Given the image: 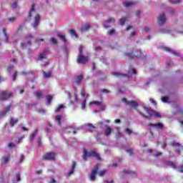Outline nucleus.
<instances>
[{
    "mask_svg": "<svg viewBox=\"0 0 183 183\" xmlns=\"http://www.w3.org/2000/svg\"><path fill=\"white\" fill-rule=\"evenodd\" d=\"M137 112L143 117V118H146V119H152V117L155 118H161V114L152 109L151 108L144 107L143 112L137 110Z\"/></svg>",
    "mask_w": 183,
    "mask_h": 183,
    "instance_id": "nucleus-1",
    "label": "nucleus"
},
{
    "mask_svg": "<svg viewBox=\"0 0 183 183\" xmlns=\"http://www.w3.org/2000/svg\"><path fill=\"white\" fill-rule=\"evenodd\" d=\"M87 157H94V158H96L97 161L102 160L101 155L99 154V153L95 151H91L88 153V151L86 149H84L83 150V156H82L84 161H87V159H86Z\"/></svg>",
    "mask_w": 183,
    "mask_h": 183,
    "instance_id": "nucleus-2",
    "label": "nucleus"
},
{
    "mask_svg": "<svg viewBox=\"0 0 183 183\" xmlns=\"http://www.w3.org/2000/svg\"><path fill=\"white\" fill-rule=\"evenodd\" d=\"M125 56L129 59H134V58H145L147 55L142 54L140 51H133V53H126Z\"/></svg>",
    "mask_w": 183,
    "mask_h": 183,
    "instance_id": "nucleus-3",
    "label": "nucleus"
},
{
    "mask_svg": "<svg viewBox=\"0 0 183 183\" xmlns=\"http://www.w3.org/2000/svg\"><path fill=\"white\" fill-rule=\"evenodd\" d=\"M12 97V92L8 90L0 92V101H6Z\"/></svg>",
    "mask_w": 183,
    "mask_h": 183,
    "instance_id": "nucleus-4",
    "label": "nucleus"
},
{
    "mask_svg": "<svg viewBox=\"0 0 183 183\" xmlns=\"http://www.w3.org/2000/svg\"><path fill=\"white\" fill-rule=\"evenodd\" d=\"M56 156V154L51 152H47L43 155V159L45 161H54L55 159V157Z\"/></svg>",
    "mask_w": 183,
    "mask_h": 183,
    "instance_id": "nucleus-5",
    "label": "nucleus"
},
{
    "mask_svg": "<svg viewBox=\"0 0 183 183\" xmlns=\"http://www.w3.org/2000/svg\"><path fill=\"white\" fill-rule=\"evenodd\" d=\"M99 169V164H96L92 169L91 174H90V180L95 181V178L97 177V174H98V169Z\"/></svg>",
    "mask_w": 183,
    "mask_h": 183,
    "instance_id": "nucleus-6",
    "label": "nucleus"
},
{
    "mask_svg": "<svg viewBox=\"0 0 183 183\" xmlns=\"http://www.w3.org/2000/svg\"><path fill=\"white\" fill-rule=\"evenodd\" d=\"M76 62L77 64H86L88 62V57L83 56V54L78 55Z\"/></svg>",
    "mask_w": 183,
    "mask_h": 183,
    "instance_id": "nucleus-7",
    "label": "nucleus"
},
{
    "mask_svg": "<svg viewBox=\"0 0 183 183\" xmlns=\"http://www.w3.org/2000/svg\"><path fill=\"white\" fill-rule=\"evenodd\" d=\"M148 127H152V128H156V129H164V124L162 122L156 123V124H152V123H149Z\"/></svg>",
    "mask_w": 183,
    "mask_h": 183,
    "instance_id": "nucleus-8",
    "label": "nucleus"
},
{
    "mask_svg": "<svg viewBox=\"0 0 183 183\" xmlns=\"http://www.w3.org/2000/svg\"><path fill=\"white\" fill-rule=\"evenodd\" d=\"M167 19L165 18V14L162 13L157 17V22L159 25H164Z\"/></svg>",
    "mask_w": 183,
    "mask_h": 183,
    "instance_id": "nucleus-9",
    "label": "nucleus"
},
{
    "mask_svg": "<svg viewBox=\"0 0 183 183\" xmlns=\"http://www.w3.org/2000/svg\"><path fill=\"white\" fill-rule=\"evenodd\" d=\"M40 21H41V15L36 14L34 17V22L32 24L34 29H36L38 28V25H39Z\"/></svg>",
    "mask_w": 183,
    "mask_h": 183,
    "instance_id": "nucleus-10",
    "label": "nucleus"
},
{
    "mask_svg": "<svg viewBox=\"0 0 183 183\" xmlns=\"http://www.w3.org/2000/svg\"><path fill=\"white\" fill-rule=\"evenodd\" d=\"M84 127H85V128H86V129L89 132H94V131H95V129H97V127L91 123H87V124H84Z\"/></svg>",
    "mask_w": 183,
    "mask_h": 183,
    "instance_id": "nucleus-11",
    "label": "nucleus"
},
{
    "mask_svg": "<svg viewBox=\"0 0 183 183\" xmlns=\"http://www.w3.org/2000/svg\"><path fill=\"white\" fill-rule=\"evenodd\" d=\"M35 6H36V4H33L31 5V7L29 11V18L31 19V18L32 16H34V14H36V11L35 10Z\"/></svg>",
    "mask_w": 183,
    "mask_h": 183,
    "instance_id": "nucleus-12",
    "label": "nucleus"
},
{
    "mask_svg": "<svg viewBox=\"0 0 183 183\" xmlns=\"http://www.w3.org/2000/svg\"><path fill=\"white\" fill-rule=\"evenodd\" d=\"M83 79H84V76H82V74H80L74 77V82L75 84H76V85H80Z\"/></svg>",
    "mask_w": 183,
    "mask_h": 183,
    "instance_id": "nucleus-13",
    "label": "nucleus"
},
{
    "mask_svg": "<svg viewBox=\"0 0 183 183\" xmlns=\"http://www.w3.org/2000/svg\"><path fill=\"white\" fill-rule=\"evenodd\" d=\"M11 107H12L11 104H9L7 107H6L5 109L3 112H1V113L0 114V118L1 117H5L7 112H9V111H11Z\"/></svg>",
    "mask_w": 183,
    "mask_h": 183,
    "instance_id": "nucleus-14",
    "label": "nucleus"
},
{
    "mask_svg": "<svg viewBox=\"0 0 183 183\" xmlns=\"http://www.w3.org/2000/svg\"><path fill=\"white\" fill-rule=\"evenodd\" d=\"M128 105L130 108H133L134 109H137V108L139 107V104H138V102L135 101L129 102Z\"/></svg>",
    "mask_w": 183,
    "mask_h": 183,
    "instance_id": "nucleus-15",
    "label": "nucleus"
},
{
    "mask_svg": "<svg viewBox=\"0 0 183 183\" xmlns=\"http://www.w3.org/2000/svg\"><path fill=\"white\" fill-rule=\"evenodd\" d=\"M166 52H169L172 55H175V56H179V54H178L177 51L171 49L169 47H164L163 49Z\"/></svg>",
    "mask_w": 183,
    "mask_h": 183,
    "instance_id": "nucleus-16",
    "label": "nucleus"
},
{
    "mask_svg": "<svg viewBox=\"0 0 183 183\" xmlns=\"http://www.w3.org/2000/svg\"><path fill=\"white\" fill-rule=\"evenodd\" d=\"M48 52V50H44L43 53L40 54L39 57L37 58L38 61H42L44 59H45V55H46Z\"/></svg>",
    "mask_w": 183,
    "mask_h": 183,
    "instance_id": "nucleus-17",
    "label": "nucleus"
},
{
    "mask_svg": "<svg viewBox=\"0 0 183 183\" xmlns=\"http://www.w3.org/2000/svg\"><path fill=\"white\" fill-rule=\"evenodd\" d=\"M104 134H105L106 137H109V135H111V134H112V128H111V127H109V126H107L104 131Z\"/></svg>",
    "mask_w": 183,
    "mask_h": 183,
    "instance_id": "nucleus-18",
    "label": "nucleus"
},
{
    "mask_svg": "<svg viewBox=\"0 0 183 183\" xmlns=\"http://www.w3.org/2000/svg\"><path fill=\"white\" fill-rule=\"evenodd\" d=\"M36 134H38V129H36L34 132L30 134V137L29 139L31 141V142H34V139H35V137H36Z\"/></svg>",
    "mask_w": 183,
    "mask_h": 183,
    "instance_id": "nucleus-19",
    "label": "nucleus"
},
{
    "mask_svg": "<svg viewBox=\"0 0 183 183\" xmlns=\"http://www.w3.org/2000/svg\"><path fill=\"white\" fill-rule=\"evenodd\" d=\"M9 159H11V155L9 154L6 157H3L1 160V164H8V162H9Z\"/></svg>",
    "mask_w": 183,
    "mask_h": 183,
    "instance_id": "nucleus-20",
    "label": "nucleus"
},
{
    "mask_svg": "<svg viewBox=\"0 0 183 183\" xmlns=\"http://www.w3.org/2000/svg\"><path fill=\"white\" fill-rule=\"evenodd\" d=\"M112 75H114V76H118V77H121V78H125V77H128L129 78V76L127 75V74H122L120 72H114L112 73Z\"/></svg>",
    "mask_w": 183,
    "mask_h": 183,
    "instance_id": "nucleus-21",
    "label": "nucleus"
},
{
    "mask_svg": "<svg viewBox=\"0 0 183 183\" xmlns=\"http://www.w3.org/2000/svg\"><path fill=\"white\" fill-rule=\"evenodd\" d=\"M165 164H166V165H168L169 167H171L174 169H175V168H177V164H175V163H174V162L166 161Z\"/></svg>",
    "mask_w": 183,
    "mask_h": 183,
    "instance_id": "nucleus-22",
    "label": "nucleus"
},
{
    "mask_svg": "<svg viewBox=\"0 0 183 183\" xmlns=\"http://www.w3.org/2000/svg\"><path fill=\"white\" fill-rule=\"evenodd\" d=\"M75 167H76V162H74L72 163L71 165V169L70 170V172H69V177H70V175H72V174H74V171H75Z\"/></svg>",
    "mask_w": 183,
    "mask_h": 183,
    "instance_id": "nucleus-23",
    "label": "nucleus"
},
{
    "mask_svg": "<svg viewBox=\"0 0 183 183\" xmlns=\"http://www.w3.org/2000/svg\"><path fill=\"white\" fill-rule=\"evenodd\" d=\"M35 95L38 98V99H42L44 98V94L41 91L36 92Z\"/></svg>",
    "mask_w": 183,
    "mask_h": 183,
    "instance_id": "nucleus-24",
    "label": "nucleus"
},
{
    "mask_svg": "<svg viewBox=\"0 0 183 183\" xmlns=\"http://www.w3.org/2000/svg\"><path fill=\"white\" fill-rule=\"evenodd\" d=\"M19 120L18 119H14V117H11L10 118V125H11V127H14V125H15V124H18V122Z\"/></svg>",
    "mask_w": 183,
    "mask_h": 183,
    "instance_id": "nucleus-25",
    "label": "nucleus"
},
{
    "mask_svg": "<svg viewBox=\"0 0 183 183\" xmlns=\"http://www.w3.org/2000/svg\"><path fill=\"white\" fill-rule=\"evenodd\" d=\"M90 28H91V26L86 24V25L81 27V32H86V31H89Z\"/></svg>",
    "mask_w": 183,
    "mask_h": 183,
    "instance_id": "nucleus-26",
    "label": "nucleus"
},
{
    "mask_svg": "<svg viewBox=\"0 0 183 183\" xmlns=\"http://www.w3.org/2000/svg\"><path fill=\"white\" fill-rule=\"evenodd\" d=\"M128 74L130 76L137 75V70H135V69L130 68L129 69Z\"/></svg>",
    "mask_w": 183,
    "mask_h": 183,
    "instance_id": "nucleus-27",
    "label": "nucleus"
},
{
    "mask_svg": "<svg viewBox=\"0 0 183 183\" xmlns=\"http://www.w3.org/2000/svg\"><path fill=\"white\" fill-rule=\"evenodd\" d=\"M3 34L5 36V42L8 43L9 38L8 36V34H6V29L5 28L3 29Z\"/></svg>",
    "mask_w": 183,
    "mask_h": 183,
    "instance_id": "nucleus-28",
    "label": "nucleus"
},
{
    "mask_svg": "<svg viewBox=\"0 0 183 183\" xmlns=\"http://www.w3.org/2000/svg\"><path fill=\"white\" fill-rule=\"evenodd\" d=\"M44 77L48 79L50 76H52L51 71L46 73V71H43Z\"/></svg>",
    "mask_w": 183,
    "mask_h": 183,
    "instance_id": "nucleus-29",
    "label": "nucleus"
},
{
    "mask_svg": "<svg viewBox=\"0 0 183 183\" xmlns=\"http://www.w3.org/2000/svg\"><path fill=\"white\" fill-rule=\"evenodd\" d=\"M123 5L126 7V8H129V6H132V5H134V2H131V1H126L123 3Z\"/></svg>",
    "mask_w": 183,
    "mask_h": 183,
    "instance_id": "nucleus-30",
    "label": "nucleus"
},
{
    "mask_svg": "<svg viewBox=\"0 0 183 183\" xmlns=\"http://www.w3.org/2000/svg\"><path fill=\"white\" fill-rule=\"evenodd\" d=\"M69 32L70 35H71V36H74V38H78V34H76V32H75V30L70 29Z\"/></svg>",
    "mask_w": 183,
    "mask_h": 183,
    "instance_id": "nucleus-31",
    "label": "nucleus"
},
{
    "mask_svg": "<svg viewBox=\"0 0 183 183\" xmlns=\"http://www.w3.org/2000/svg\"><path fill=\"white\" fill-rule=\"evenodd\" d=\"M56 121H57V124L59 125H61V121H62V116H61V115L56 116Z\"/></svg>",
    "mask_w": 183,
    "mask_h": 183,
    "instance_id": "nucleus-32",
    "label": "nucleus"
},
{
    "mask_svg": "<svg viewBox=\"0 0 183 183\" xmlns=\"http://www.w3.org/2000/svg\"><path fill=\"white\" fill-rule=\"evenodd\" d=\"M47 99V105H51V103L52 102L53 97L51 95L46 96Z\"/></svg>",
    "mask_w": 183,
    "mask_h": 183,
    "instance_id": "nucleus-33",
    "label": "nucleus"
},
{
    "mask_svg": "<svg viewBox=\"0 0 183 183\" xmlns=\"http://www.w3.org/2000/svg\"><path fill=\"white\" fill-rule=\"evenodd\" d=\"M64 108H65V107H64L63 104H60L59 105V107H56V109L54 110V112H59L61 111V109H64Z\"/></svg>",
    "mask_w": 183,
    "mask_h": 183,
    "instance_id": "nucleus-34",
    "label": "nucleus"
},
{
    "mask_svg": "<svg viewBox=\"0 0 183 183\" xmlns=\"http://www.w3.org/2000/svg\"><path fill=\"white\" fill-rule=\"evenodd\" d=\"M57 36H59V38H60V39L62 40L63 42H66V38L65 37V36L62 35L61 34H58Z\"/></svg>",
    "mask_w": 183,
    "mask_h": 183,
    "instance_id": "nucleus-35",
    "label": "nucleus"
},
{
    "mask_svg": "<svg viewBox=\"0 0 183 183\" xmlns=\"http://www.w3.org/2000/svg\"><path fill=\"white\" fill-rule=\"evenodd\" d=\"M125 22H127V19L125 18H122L119 19V25H125Z\"/></svg>",
    "mask_w": 183,
    "mask_h": 183,
    "instance_id": "nucleus-36",
    "label": "nucleus"
},
{
    "mask_svg": "<svg viewBox=\"0 0 183 183\" xmlns=\"http://www.w3.org/2000/svg\"><path fill=\"white\" fill-rule=\"evenodd\" d=\"M107 22L108 24H109V23L114 24V23L115 22V19H114V18H112V17H108V18H107Z\"/></svg>",
    "mask_w": 183,
    "mask_h": 183,
    "instance_id": "nucleus-37",
    "label": "nucleus"
},
{
    "mask_svg": "<svg viewBox=\"0 0 183 183\" xmlns=\"http://www.w3.org/2000/svg\"><path fill=\"white\" fill-rule=\"evenodd\" d=\"M86 107V99H85L82 102L81 105V107L82 109H85Z\"/></svg>",
    "mask_w": 183,
    "mask_h": 183,
    "instance_id": "nucleus-38",
    "label": "nucleus"
},
{
    "mask_svg": "<svg viewBox=\"0 0 183 183\" xmlns=\"http://www.w3.org/2000/svg\"><path fill=\"white\" fill-rule=\"evenodd\" d=\"M82 52H84V46H82V45H80L79 48V55H82Z\"/></svg>",
    "mask_w": 183,
    "mask_h": 183,
    "instance_id": "nucleus-39",
    "label": "nucleus"
},
{
    "mask_svg": "<svg viewBox=\"0 0 183 183\" xmlns=\"http://www.w3.org/2000/svg\"><path fill=\"white\" fill-rule=\"evenodd\" d=\"M160 32L162 34H169V32H171V31L166 30L165 29H160Z\"/></svg>",
    "mask_w": 183,
    "mask_h": 183,
    "instance_id": "nucleus-40",
    "label": "nucleus"
},
{
    "mask_svg": "<svg viewBox=\"0 0 183 183\" xmlns=\"http://www.w3.org/2000/svg\"><path fill=\"white\" fill-rule=\"evenodd\" d=\"M16 178L17 182H19V181H21V174H19V172H17L16 174Z\"/></svg>",
    "mask_w": 183,
    "mask_h": 183,
    "instance_id": "nucleus-41",
    "label": "nucleus"
},
{
    "mask_svg": "<svg viewBox=\"0 0 183 183\" xmlns=\"http://www.w3.org/2000/svg\"><path fill=\"white\" fill-rule=\"evenodd\" d=\"M123 172H124V174H134V172H131V171L127 170V169H123Z\"/></svg>",
    "mask_w": 183,
    "mask_h": 183,
    "instance_id": "nucleus-42",
    "label": "nucleus"
},
{
    "mask_svg": "<svg viewBox=\"0 0 183 183\" xmlns=\"http://www.w3.org/2000/svg\"><path fill=\"white\" fill-rule=\"evenodd\" d=\"M24 159H25V156H24V154H21L19 164H21V162H24Z\"/></svg>",
    "mask_w": 183,
    "mask_h": 183,
    "instance_id": "nucleus-43",
    "label": "nucleus"
},
{
    "mask_svg": "<svg viewBox=\"0 0 183 183\" xmlns=\"http://www.w3.org/2000/svg\"><path fill=\"white\" fill-rule=\"evenodd\" d=\"M106 173H107V170H103V171L99 172L98 174H99V177H104Z\"/></svg>",
    "mask_w": 183,
    "mask_h": 183,
    "instance_id": "nucleus-44",
    "label": "nucleus"
},
{
    "mask_svg": "<svg viewBox=\"0 0 183 183\" xmlns=\"http://www.w3.org/2000/svg\"><path fill=\"white\" fill-rule=\"evenodd\" d=\"M125 132L126 134H127L128 135H131V134H132V130H131V129L129 128H127L125 129Z\"/></svg>",
    "mask_w": 183,
    "mask_h": 183,
    "instance_id": "nucleus-45",
    "label": "nucleus"
},
{
    "mask_svg": "<svg viewBox=\"0 0 183 183\" xmlns=\"http://www.w3.org/2000/svg\"><path fill=\"white\" fill-rule=\"evenodd\" d=\"M128 152L129 155H134V150L132 149H129L126 150Z\"/></svg>",
    "mask_w": 183,
    "mask_h": 183,
    "instance_id": "nucleus-46",
    "label": "nucleus"
},
{
    "mask_svg": "<svg viewBox=\"0 0 183 183\" xmlns=\"http://www.w3.org/2000/svg\"><path fill=\"white\" fill-rule=\"evenodd\" d=\"M89 104H90V105H92V104H94V105H101V102L94 101V102H91Z\"/></svg>",
    "mask_w": 183,
    "mask_h": 183,
    "instance_id": "nucleus-47",
    "label": "nucleus"
},
{
    "mask_svg": "<svg viewBox=\"0 0 183 183\" xmlns=\"http://www.w3.org/2000/svg\"><path fill=\"white\" fill-rule=\"evenodd\" d=\"M162 156V152H157L154 154V157H155L156 158H159V157Z\"/></svg>",
    "mask_w": 183,
    "mask_h": 183,
    "instance_id": "nucleus-48",
    "label": "nucleus"
},
{
    "mask_svg": "<svg viewBox=\"0 0 183 183\" xmlns=\"http://www.w3.org/2000/svg\"><path fill=\"white\" fill-rule=\"evenodd\" d=\"M16 76H18V71H16L14 73L12 78H13V81H16Z\"/></svg>",
    "mask_w": 183,
    "mask_h": 183,
    "instance_id": "nucleus-49",
    "label": "nucleus"
},
{
    "mask_svg": "<svg viewBox=\"0 0 183 183\" xmlns=\"http://www.w3.org/2000/svg\"><path fill=\"white\" fill-rule=\"evenodd\" d=\"M169 98L168 97H164L162 98V102H168Z\"/></svg>",
    "mask_w": 183,
    "mask_h": 183,
    "instance_id": "nucleus-50",
    "label": "nucleus"
},
{
    "mask_svg": "<svg viewBox=\"0 0 183 183\" xmlns=\"http://www.w3.org/2000/svg\"><path fill=\"white\" fill-rule=\"evenodd\" d=\"M51 41L54 44V45H56V44H58V40H56V39L55 38H51Z\"/></svg>",
    "mask_w": 183,
    "mask_h": 183,
    "instance_id": "nucleus-51",
    "label": "nucleus"
},
{
    "mask_svg": "<svg viewBox=\"0 0 183 183\" xmlns=\"http://www.w3.org/2000/svg\"><path fill=\"white\" fill-rule=\"evenodd\" d=\"M14 68V66L13 65H9L7 68V71L11 74V71H12V69Z\"/></svg>",
    "mask_w": 183,
    "mask_h": 183,
    "instance_id": "nucleus-52",
    "label": "nucleus"
},
{
    "mask_svg": "<svg viewBox=\"0 0 183 183\" xmlns=\"http://www.w3.org/2000/svg\"><path fill=\"white\" fill-rule=\"evenodd\" d=\"M81 97H85L86 95V92H85V88H83L81 91Z\"/></svg>",
    "mask_w": 183,
    "mask_h": 183,
    "instance_id": "nucleus-53",
    "label": "nucleus"
},
{
    "mask_svg": "<svg viewBox=\"0 0 183 183\" xmlns=\"http://www.w3.org/2000/svg\"><path fill=\"white\" fill-rule=\"evenodd\" d=\"M115 34V29H111V30H109L108 32H107V35H112V34Z\"/></svg>",
    "mask_w": 183,
    "mask_h": 183,
    "instance_id": "nucleus-54",
    "label": "nucleus"
},
{
    "mask_svg": "<svg viewBox=\"0 0 183 183\" xmlns=\"http://www.w3.org/2000/svg\"><path fill=\"white\" fill-rule=\"evenodd\" d=\"M24 138H25V135H23L20 138H19L17 144H21V142H22V139H24Z\"/></svg>",
    "mask_w": 183,
    "mask_h": 183,
    "instance_id": "nucleus-55",
    "label": "nucleus"
},
{
    "mask_svg": "<svg viewBox=\"0 0 183 183\" xmlns=\"http://www.w3.org/2000/svg\"><path fill=\"white\" fill-rule=\"evenodd\" d=\"M16 19H15V17H9L8 18V21H9V22H15Z\"/></svg>",
    "mask_w": 183,
    "mask_h": 183,
    "instance_id": "nucleus-56",
    "label": "nucleus"
},
{
    "mask_svg": "<svg viewBox=\"0 0 183 183\" xmlns=\"http://www.w3.org/2000/svg\"><path fill=\"white\" fill-rule=\"evenodd\" d=\"M170 2H172V4H179L181 0H170Z\"/></svg>",
    "mask_w": 183,
    "mask_h": 183,
    "instance_id": "nucleus-57",
    "label": "nucleus"
},
{
    "mask_svg": "<svg viewBox=\"0 0 183 183\" xmlns=\"http://www.w3.org/2000/svg\"><path fill=\"white\" fill-rule=\"evenodd\" d=\"M102 92H104V94H111V91H109L107 89H102Z\"/></svg>",
    "mask_w": 183,
    "mask_h": 183,
    "instance_id": "nucleus-58",
    "label": "nucleus"
},
{
    "mask_svg": "<svg viewBox=\"0 0 183 183\" xmlns=\"http://www.w3.org/2000/svg\"><path fill=\"white\" fill-rule=\"evenodd\" d=\"M172 146L173 147H181V144H179V143H177V142H172Z\"/></svg>",
    "mask_w": 183,
    "mask_h": 183,
    "instance_id": "nucleus-59",
    "label": "nucleus"
},
{
    "mask_svg": "<svg viewBox=\"0 0 183 183\" xmlns=\"http://www.w3.org/2000/svg\"><path fill=\"white\" fill-rule=\"evenodd\" d=\"M9 148H15V144L14 143H9L8 144Z\"/></svg>",
    "mask_w": 183,
    "mask_h": 183,
    "instance_id": "nucleus-60",
    "label": "nucleus"
},
{
    "mask_svg": "<svg viewBox=\"0 0 183 183\" xmlns=\"http://www.w3.org/2000/svg\"><path fill=\"white\" fill-rule=\"evenodd\" d=\"M122 102H124L125 104H127V105H128V103H129V102L127 99V98L124 97V98L122 99Z\"/></svg>",
    "mask_w": 183,
    "mask_h": 183,
    "instance_id": "nucleus-61",
    "label": "nucleus"
},
{
    "mask_svg": "<svg viewBox=\"0 0 183 183\" xmlns=\"http://www.w3.org/2000/svg\"><path fill=\"white\" fill-rule=\"evenodd\" d=\"M21 131H29V129L25 127H21Z\"/></svg>",
    "mask_w": 183,
    "mask_h": 183,
    "instance_id": "nucleus-62",
    "label": "nucleus"
},
{
    "mask_svg": "<svg viewBox=\"0 0 183 183\" xmlns=\"http://www.w3.org/2000/svg\"><path fill=\"white\" fill-rule=\"evenodd\" d=\"M144 31H145V32H149V31H151V28H149V27H145V28H144Z\"/></svg>",
    "mask_w": 183,
    "mask_h": 183,
    "instance_id": "nucleus-63",
    "label": "nucleus"
},
{
    "mask_svg": "<svg viewBox=\"0 0 183 183\" xmlns=\"http://www.w3.org/2000/svg\"><path fill=\"white\" fill-rule=\"evenodd\" d=\"M179 172L183 173V164L179 167Z\"/></svg>",
    "mask_w": 183,
    "mask_h": 183,
    "instance_id": "nucleus-64",
    "label": "nucleus"
}]
</instances>
